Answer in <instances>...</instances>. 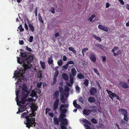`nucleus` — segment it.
I'll return each instance as SVG.
<instances>
[{
  "label": "nucleus",
  "instance_id": "obj_23",
  "mask_svg": "<svg viewBox=\"0 0 129 129\" xmlns=\"http://www.w3.org/2000/svg\"><path fill=\"white\" fill-rule=\"evenodd\" d=\"M40 63L42 68L43 69H45L46 68L45 62H42L41 61L40 62Z\"/></svg>",
  "mask_w": 129,
  "mask_h": 129
},
{
  "label": "nucleus",
  "instance_id": "obj_46",
  "mask_svg": "<svg viewBox=\"0 0 129 129\" xmlns=\"http://www.w3.org/2000/svg\"><path fill=\"white\" fill-rule=\"evenodd\" d=\"M64 90L68 92L70 90L69 87L66 85L64 86Z\"/></svg>",
  "mask_w": 129,
  "mask_h": 129
},
{
  "label": "nucleus",
  "instance_id": "obj_35",
  "mask_svg": "<svg viewBox=\"0 0 129 129\" xmlns=\"http://www.w3.org/2000/svg\"><path fill=\"white\" fill-rule=\"evenodd\" d=\"M69 49L70 51L73 52L75 54L76 53V51L73 47H69Z\"/></svg>",
  "mask_w": 129,
  "mask_h": 129
},
{
  "label": "nucleus",
  "instance_id": "obj_56",
  "mask_svg": "<svg viewBox=\"0 0 129 129\" xmlns=\"http://www.w3.org/2000/svg\"><path fill=\"white\" fill-rule=\"evenodd\" d=\"M96 85L97 86H99V90L101 89V87L100 85V83H99V82H98V81H96Z\"/></svg>",
  "mask_w": 129,
  "mask_h": 129
},
{
  "label": "nucleus",
  "instance_id": "obj_31",
  "mask_svg": "<svg viewBox=\"0 0 129 129\" xmlns=\"http://www.w3.org/2000/svg\"><path fill=\"white\" fill-rule=\"evenodd\" d=\"M123 116H124L123 118L124 120L126 122H127L128 120V114L124 115Z\"/></svg>",
  "mask_w": 129,
  "mask_h": 129
},
{
  "label": "nucleus",
  "instance_id": "obj_7",
  "mask_svg": "<svg viewBox=\"0 0 129 129\" xmlns=\"http://www.w3.org/2000/svg\"><path fill=\"white\" fill-rule=\"evenodd\" d=\"M33 59V57L31 55H29L28 57L25 60L24 63H27V64H30Z\"/></svg>",
  "mask_w": 129,
  "mask_h": 129
},
{
  "label": "nucleus",
  "instance_id": "obj_47",
  "mask_svg": "<svg viewBox=\"0 0 129 129\" xmlns=\"http://www.w3.org/2000/svg\"><path fill=\"white\" fill-rule=\"evenodd\" d=\"M84 126L86 127V129H91V128L90 126L87 124H84Z\"/></svg>",
  "mask_w": 129,
  "mask_h": 129
},
{
  "label": "nucleus",
  "instance_id": "obj_53",
  "mask_svg": "<svg viewBox=\"0 0 129 129\" xmlns=\"http://www.w3.org/2000/svg\"><path fill=\"white\" fill-rule=\"evenodd\" d=\"M50 10L51 12L53 14H54L55 13V10L54 8L53 7H51V8Z\"/></svg>",
  "mask_w": 129,
  "mask_h": 129
},
{
  "label": "nucleus",
  "instance_id": "obj_49",
  "mask_svg": "<svg viewBox=\"0 0 129 129\" xmlns=\"http://www.w3.org/2000/svg\"><path fill=\"white\" fill-rule=\"evenodd\" d=\"M93 70H94V72L96 74H97L98 75H100L99 73V71H98V70L94 68L93 69Z\"/></svg>",
  "mask_w": 129,
  "mask_h": 129
},
{
  "label": "nucleus",
  "instance_id": "obj_29",
  "mask_svg": "<svg viewBox=\"0 0 129 129\" xmlns=\"http://www.w3.org/2000/svg\"><path fill=\"white\" fill-rule=\"evenodd\" d=\"M89 80L87 79H85L83 83L86 86H87L89 84Z\"/></svg>",
  "mask_w": 129,
  "mask_h": 129
},
{
  "label": "nucleus",
  "instance_id": "obj_63",
  "mask_svg": "<svg viewBox=\"0 0 129 129\" xmlns=\"http://www.w3.org/2000/svg\"><path fill=\"white\" fill-rule=\"evenodd\" d=\"M76 108H77L78 109H81V106L79 105L78 104H77L75 106Z\"/></svg>",
  "mask_w": 129,
  "mask_h": 129
},
{
  "label": "nucleus",
  "instance_id": "obj_30",
  "mask_svg": "<svg viewBox=\"0 0 129 129\" xmlns=\"http://www.w3.org/2000/svg\"><path fill=\"white\" fill-rule=\"evenodd\" d=\"M82 121L83 122L88 124L90 125H91V122L86 119H83L82 120Z\"/></svg>",
  "mask_w": 129,
  "mask_h": 129
},
{
  "label": "nucleus",
  "instance_id": "obj_36",
  "mask_svg": "<svg viewBox=\"0 0 129 129\" xmlns=\"http://www.w3.org/2000/svg\"><path fill=\"white\" fill-rule=\"evenodd\" d=\"M95 17V14H93L90 17H89L88 20V21H90V22H91L92 19L94 17Z\"/></svg>",
  "mask_w": 129,
  "mask_h": 129
},
{
  "label": "nucleus",
  "instance_id": "obj_14",
  "mask_svg": "<svg viewBox=\"0 0 129 129\" xmlns=\"http://www.w3.org/2000/svg\"><path fill=\"white\" fill-rule=\"evenodd\" d=\"M53 121L55 125H58L59 124V122H61V120H60L59 119H58L56 117H54L53 119Z\"/></svg>",
  "mask_w": 129,
  "mask_h": 129
},
{
  "label": "nucleus",
  "instance_id": "obj_37",
  "mask_svg": "<svg viewBox=\"0 0 129 129\" xmlns=\"http://www.w3.org/2000/svg\"><path fill=\"white\" fill-rule=\"evenodd\" d=\"M91 122L94 124H96L98 122L97 120L94 118H92L91 120Z\"/></svg>",
  "mask_w": 129,
  "mask_h": 129
},
{
  "label": "nucleus",
  "instance_id": "obj_45",
  "mask_svg": "<svg viewBox=\"0 0 129 129\" xmlns=\"http://www.w3.org/2000/svg\"><path fill=\"white\" fill-rule=\"evenodd\" d=\"M60 110L61 111V113L65 114L67 112L66 109H61V110Z\"/></svg>",
  "mask_w": 129,
  "mask_h": 129
},
{
  "label": "nucleus",
  "instance_id": "obj_9",
  "mask_svg": "<svg viewBox=\"0 0 129 129\" xmlns=\"http://www.w3.org/2000/svg\"><path fill=\"white\" fill-rule=\"evenodd\" d=\"M71 67L72 68L71 69V72L70 73L72 76H74L76 75L77 72L74 66L72 65Z\"/></svg>",
  "mask_w": 129,
  "mask_h": 129
},
{
  "label": "nucleus",
  "instance_id": "obj_24",
  "mask_svg": "<svg viewBox=\"0 0 129 129\" xmlns=\"http://www.w3.org/2000/svg\"><path fill=\"white\" fill-rule=\"evenodd\" d=\"M48 63L49 64H50L53 63V60L52 59V57H50L48 58Z\"/></svg>",
  "mask_w": 129,
  "mask_h": 129
},
{
  "label": "nucleus",
  "instance_id": "obj_26",
  "mask_svg": "<svg viewBox=\"0 0 129 129\" xmlns=\"http://www.w3.org/2000/svg\"><path fill=\"white\" fill-rule=\"evenodd\" d=\"M25 109V105L22 106L19 109V111L20 112H22L24 111Z\"/></svg>",
  "mask_w": 129,
  "mask_h": 129
},
{
  "label": "nucleus",
  "instance_id": "obj_44",
  "mask_svg": "<svg viewBox=\"0 0 129 129\" xmlns=\"http://www.w3.org/2000/svg\"><path fill=\"white\" fill-rule=\"evenodd\" d=\"M42 82H40V83H38L37 84V87L38 88H41Z\"/></svg>",
  "mask_w": 129,
  "mask_h": 129
},
{
  "label": "nucleus",
  "instance_id": "obj_39",
  "mask_svg": "<svg viewBox=\"0 0 129 129\" xmlns=\"http://www.w3.org/2000/svg\"><path fill=\"white\" fill-rule=\"evenodd\" d=\"M93 36L95 39L99 41V42H101V39L99 37L94 35H93Z\"/></svg>",
  "mask_w": 129,
  "mask_h": 129
},
{
  "label": "nucleus",
  "instance_id": "obj_43",
  "mask_svg": "<svg viewBox=\"0 0 129 129\" xmlns=\"http://www.w3.org/2000/svg\"><path fill=\"white\" fill-rule=\"evenodd\" d=\"M67 64L69 66V64H74V63L73 61L71 60H69L67 62Z\"/></svg>",
  "mask_w": 129,
  "mask_h": 129
},
{
  "label": "nucleus",
  "instance_id": "obj_20",
  "mask_svg": "<svg viewBox=\"0 0 129 129\" xmlns=\"http://www.w3.org/2000/svg\"><path fill=\"white\" fill-rule=\"evenodd\" d=\"M22 89L23 90V91H24V93L25 92H26V94H28V91L27 87L24 84H23V85Z\"/></svg>",
  "mask_w": 129,
  "mask_h": 129
},
{
  "label": "nucleus",
  "instance_id": "obj_8",
  "mask_svg": "<svg viewBox=\"0 0 129 129\" xmlns=\"http://www.w3.org/2000/svg\"><path fill=\"white\" fill-rule=\"evenodd\" d=\"M119 85L124 89H127L128 88L129 86L127 83L125 82H121L119 83Z\"/></svg>",
  "mask_w": 129,
  "mask_h": 129
},
{
  "label": "nucleus",
  "instance_id": "obj_4",
  "mask_svg": "<svg viewBox=\"0 0 129 129\" xmlns=\"http://www.w3.org/2000/svg\"><path fill=\"white\" fill-rule=\"evenodd\" d=\"M21 50V51L20 52V55L21 56L20 58L18 57H17V62L20 64H22L23 62H24L25 60L27 57V55L23 52L24 50Z\"/></svg>",
  "mask_w": 129,
  "mask_h": 129
},
{
  "label": "nucleus",
  "instance_id": "obj_2",
  "mask_svg": "<svg viewBox=\"0 0 129 129\" xmlns=\"http://www.w3.org/2000/svg\"><path fill=\"white\" fill-rule=\"evenodd\" d=\"M59 95V92L58 90L55 91L53 94V98L54 99H55L53 105V109L54 111H56L59 106V100L58 98Z\"/></svg>",
  "mask_w": 129,
  "mask_h": 129
},
{
  "label": "nucleus",
  "instance_id": "obj_62",
  "mask_svg": "<svg viewBox=\"0 0 129 129\" xmlns=\"http://www.w3.org/2000/svg\"><path fill=\"white\" fill-rule=\"evenodd\" d=\"M24 25L25 28L26 30H27L28 29V27L27 24L25 22L24 23Z\"/></svg>",
  "mask_w": 129,
  "mask_h": 129
},
{
  "label": "nucleus",
  "instance_id": "obj_60",
  "mask_svg": "<svg viewBox=\"0 0 129 129\" xmlns=\"http://www.w3.org/2000/svg\"><path fill=\"white\" fill-rule=\"evenodd\" d=\"M38 19L40 22H41L42 23H43V21L41 17H38Z\"/></svg>",
  "mask_w": 129,
  "mask_h": 129
},
{
  "label": "nucleus",
  "instance_id": "obj_3",
  "mask_svg": "<svg viewBox=\"0 0 129 129\" xmlns=\"http://www.w3.org/2000/svg\"><path fill=\"white\" fill-rule=\"evenodd\" d=\"M66 115L65 114L61 113L58 119L61 120V122L60 124V126L61 127L63 125L67 126L68 124V121L67 119L64 118L66 117Z\"/></svg>",
  "mask_w": 129,
  "mask_h": 129
},
{
  "label": "nucleus",
  "instance_id": "obj_1",
  "mask_svg": "<svg viewBox=\"0 0 129 129\" xmlns=\"http://www.w3.org/2000/svg\"><path fill=\"white\" fill-rule=\"evenodd\" d=\"M36 114L34 112L29 114V115L26 117V121H24V124L26 125V126L29 129L31 127L34 128L36 126V123L35 122V118H32V116L35 117Z\"/></svg>",
  "mask_w": 129,
  "mask_h": 129
},
{
  "label": "nucleus",
  "instance_id": "obj_38",
  "mask_svg": "<svg viewBox=\"0 0 129 129\" xmlns=\"http://www.w3.org/2000/svg\"><path fill=\"white\" fill-rule=\"evenodd\" d=\"M18 29H19L20 32L23 31L24 30V29L22 28L21 25H20L18 27Z\"/></svg>",
  "mask_w": 129,
  "mask_h": 129
},
{
  "label": "nucleus",
  "instance_id": "obj_33",
  "mask_svg": "<svg viewBox=\"0 0 129 129\" xmlns=\"http://www.w3.org/2000/svg\"><path fill=\"white\" fill-rule=\"evenodd\" d=\"M116 96V94L114 93H112L109 95L110 97L112 100H113V98H114Z\"/></svg>",
  "mask_w": 129,
  "mask_h": 129
},
{
  "label": "nucleus",
  "instance_id": "obj_21",
  "mask_svg": "<svg viewBox=\"0 0 129 129\" xmlns=\"http://www.w3.org/2000/svg\"><path fill=\"white\" fill-rule=\"evenodd\" d=\"M88 100L89 102L91 103L94 102L95 101V98L92 96L89 97L88 99Z\"/></svg>",
  "mask_w": 129,
  "mask_h": 129
},
{
  "label": "nucleus",
  "instance_id": "obj_15",
  "mask_svg": "<svg viewBox=\"0 0 129 129\" xmlns=\"http://www.w3.org/2000/svg\"><path fill=\"white\" fill-rule=\"evenodd\" d=\"M27 23L28 24V26L30 30L32 32H33L34 31V28L33 25L30 23L29 20H27Z\"/></svg>",
  "mask_w": 129,
  "mask_h": 129
},
{
  "label": "nucleus",
  "instance_id": "obj_27",
  "mask_svg": "<svg viewBox=\"0 0 129 129\" xmlns=\"http://www.w3.org/2000/svg\"><path fill=\"white\" fill-rule=\"evenodd\" d=\"M37 95L36 93L34 90H32L31 92V94L30 96L32 98H33L34 96L36 97Z\"/></svg>",
  "mask_w": 129,
  "mask_h": 129
},
{
  "label": "nucleus",
  "instance_id": "obj_50",
  "mask_svg": "<svg viewBox=\"0 0 129 129\" xmlns=\"http://www.w3.org/2000/svg\"><path fill=\"white\" fill-rule=\"evenodd\" d=\"M75 88L76 91L78 92L79 93V92L80 91V88L79 86L77 85L76 86Z\"/></svg>",
  "mask_w": 129,
  "mask_h": 129
},
{
  "label": "nucleus",
  "instance_id": "obj_51",
  "mask_svg": "<svg viewBox=\"0 0 129 129\" xmlns=\"http://www.w3.org/2000/svg\"><path fill=\"white\" fill-rule=\"evenodd\" d=\"M59 74V72L58 71H56L54 73V77H57L58 75Z\"/></svg>",
  "mask_w": 129,
  "mask_h": 129
},
{
  "label": "nucleus",
  "instance_id": "obj_57",
  "mask_svg": "<svg viewBox=\"0 0 129 129\" xmlns=\"http://www.w3.org/2000/svg\"><path fill=\"white\" fill-rule=\"evenodd\" d=\"M98 47L97 46V44H96L93 46V49L94 50H96L98 49Z\"/></svg>",
  "mask_w": 129,
  "mask_h": 129
},
{
  "label": "nucleus",
  "instance_id": "obj_18",
  "mask_svg": "<svg viewBox=\"0 0 129 129\" xmlns=\"http://www.w3.org/2000/svg\"><path fill=\"white\" fill-rule=\"evenodd\" d=\"M62 77L63 79L66 81H67L68 80L69 77L68 75L66 73H64L62 74Z\"/></svg>",
  "mask_w": 129,
  "mask_h": 129
},
{
  "label": "nucleus",
  "instance_id": "obj_48",
  "mask_svg": "<svg viewBox=\"0 0 129 129\" xmlns=\"http://www.w3.org/2000/svg\"><path fill=\"white\" fill-rule=\"evenodd\" d=\"M68 65L66 63L65 65L63 66L62 67V68L64 70H66L67 69Z\"/></svg>",
  "mask_w": 129,
  "mask_h": 129
},
{
  "label": "nucleus",
  "instance_id": "obj_34",
  "mask_svg": "<svg viewBox=\"0 0 129 129\" xmlns=\"http://www.w3.org/2000/svg\"><path fill=\"white\" fill-rule=\"evenodd\" d=\"M98 27L99 29L104 31H105V26L99 25L98 26Z\"/></svg>",
  "mask_w": 129,
  "mask_h": 129
},
{
  "label": "nucleus",
  "instance_id": "obj_28",
  "mask_svg": "<svg viewBox=\"0 0 129 129\" xmlns=\"http://www.w3.org/2000/svg\"><path fill=\"white\" fill-rule=\"evenodd\" d=\"M26 112H25L24 113H22V115H21V117H24L26 118V117L27 116L26 115L28 113V111L26 110Z\"/></svg>",
  "mask_w": 129,
  "mask_h": 129
},
{
  "label": "nucleus",
  "instance_id": "obj_11",
  "mask_svg": "<svg viewBox=\"0 0 129 129\" xmlns=\"http://www.w3.org/2000/svg\"><path fill=\"white\" fill-rule=\"evenodd\" d=\"M63 94H64V93H61L60 94V99L62 103L63 104L65 103L66 101L67 100L66 99L64 98V95Z\"/></svg>",
  "mask_w": 129,
  "mask_h": 129
},
{
  "label": "nucleus",
  "instance_id": "obj_40",
  "mask_svg": "<svg viewBox=\"0 0 129 129\" xmlns=\"http://www.w3.org/2000/svg\"><path fill=\"white\" fill-rule=\"evenodd\" d=\"M62 64V61L61 59L59 60L57 62L58 64L60 67L61 66Z\"/></svg>",
  "mask_w": 129,
  "mask_h": 129
},
{
  "label": "nucleus",
  "instance_id": "obj_17",
  "mask_svg": "<svg viewBox=\"0 0 129 129\" xmlns=\"http://www.w3.org/2000/svg\"><path fill=\"white\" fill-rule=\"evenodd\" d=\"M26 63H24L23 62L22 63V64H23V66L24 67V69L26 70L29 69H30V67L28 65V64H26Z\"/></svg>",
  "mask_w": 129,
  "mask_h": 129
},
{
  "label": "nucleus",
  "instance_id": "obj_6",
  "mask_svg": "<svg viewBox=\"0 0 129 129\" xmlns=\"http://www.w3.org/2000/svg\"><path fill=\"white\" fill-rule=\"evenodd\" d=\"M22 72H23L21 73V70H19V71H18L17 72L16 71H14V73H15V76L16 77V78L17 79V77H18V78L19 76L22 77L23 76V74L24 73V71L23 70H22Z\"/></svg>",
  "mask_w": 129,
  "mask_h": 129
},
{
  "label": "nucleus",
  "instance_id": "obj_64",
  "mask_svg": "<svg viewBox=\"0 0 129 129\" xmlns=\"http://www.w3.org/2000/svg\"><path fill=\"white\" fill-rule=\"evenodd\" d=\"M64 108V105L63 104H61L59 107V110H61L62 109Z\"/></svg>",
  "mask_w": 129,
  "mask_h": 129
},
{
  "label": "nucleus",
  "instance_id": "obj_32",
  "mask_svg": "<svg viewBox=\"0 0 129 129\" xmlns=\"http://www.w3.org/2000/svg\"><path fill=\"white\" fill-rule=\"evenodd\" d=\"M88 50L87 48H85L83 49L82 50V53L83 54V56H84V52H86Z\"/></svg>",
  "mask_w": 129,
  "mask_h": 129
},
{
  "label": "nucleus",
  "instance_id": "obj_55",
  "mask_svg": "<svg viewBox=\"0 0 129 129\" xmlns=\"http://www.w3.org/2000/svg\"><path fill=\"white\" fill-rule=\"evenodd\" d=\"M78 100L79 101L81 102L82 103H83V98L82 97H80L79 99Z\"/></svg>",
  "mask_w": 129,
  "mask_h": 129
},
{
  "label": "nucleus",
  "instance_id": "obj_59",
  "mask_svg": "<svg viewBox=\"0 0 129 129\" xmlns=\"http://www.w3.org/2000/svg\"><path fill=\"white\" fill-rule=\"evenodd\" d=\"M20 92V91L19 90H18L16 91V99L18 98V94Z\"/></svg>",
  "mask_w": 129,
  "mask_h": 129
},
{
  "label": "nucleus",
  "instance_id": "obj_19",
  "mask_svg": "<svg viewBox=\"0 0 129 129\" xmlns=\"http://www.w3.org/2000/svg\"><path fill=\"white\" fill-rule=\"evenodd\" d=\"M42 72L41 70L38 71L37 73V76L38 78H40V79L43 78L42 73Z\"/></svg>",
  "mask_w": 129,
  "mask_h": 129
},
{
  "label": "nucleus",
  "instance_id": "obj_58",
  "mask_svg": "<svg viewBox=\"0 0 129 129\" xmlns=\"http://www.w3.org/2000/svg\"><path fill=\"white\" fill-rule=\"evenodd\" d=\"M50 109L49 108H46L45 109V113L46 114L48 112H49L50 111Z\"/></svg>",
  "mask_w": 129,
  "mask_h": 129
},
{
  "label": "nucleus",
  "instance_id": "obj_42",
  "mask_svg": "<svg viewBox=\"0 0 129 129\" xmlns=\"http://www.w3.org/2000/svg\"><path fill=\"white\" fill-rule=\"evenodd\" d=\"M25 49L26 51H29V52H31L32 51V50L30 48H29L28 47V46H25Z\"/></svg>",
  "mask_w": 129,
  "mask_h": 129
},
{
  "label": "nucleus",
  "instance_id": "obj_16",
  "mask_svg": "<svg viewBox=\"0 0 129 129\" xmlns=\"http://www.w3.org/2000/svg\"><path fill=\"white\" fill-rule=\"evenodd\" d=\"M90 59L93 62H95L96 61V58L94 54L91 53L90 55Z\"/></svg>",
  "mask_w": 129,
  "mask_h": 129
},
{
  "label": "nucleus",
  "instance_id": "obj_61",
  "mask_svg": "<svg viewBox=\"0 0 129 129\" xmlns=\"http://www.w3.org/2000/svg\"><path fill=\"white\" fill-rule=\"evenodd\" d=\"M49 116L52 117H53L54 116V114L53 113L49 112Z\"/></svg>",
  "mask_w": 129,
  "mask_h": 129
},
{
  "label": "nucleus",
  "instance_id": "obj_12",
  "mask_svg": "<svg viewBox=\"0 0 129 129\" xmlns=\"http://www.w3.org/2000/svg\"><path fill=\"white\" fill-rule=\"evenodd\" d=\"M97 93L96 89L94 87L91 88L90 90V93L91 95H93Z\"/></svg>",
  "mask_w": 129,
  "mask_h": 129
},
{
  "label": "nucleus",
  "instance_id": "obj_54",
  "mask_svg": "<svg viewBox=\"0 0 129 129\" xmlns=\"http://www.w3.org/2000/svg\"><path fill=\"white\" fill-rule=\"evenodd\" d=\"M33 37L32 36H31L29 38V42H33Z\"/></svg>",
  "mask_w": 129,
  "mask_h": 129
},
{
  "label": "nucleus",
  "instance_id": "obj_22",
  "mask_svg": "<svg viewBox=\"0 0 129 129\" xmlns=\"http://www.w3.org/2000/svg\"><path fill=\"white\" fill-rule=\"evenodd\" d=\"M69 76L70 77V82L72 84H73L74 83V76H72L71 73L70 74Z\"/></svg>",
  "mask_w": 129,
  "mask_h": 129
},
{
  "label": "nucleus",
  "instance_id": "obj_10",
  "mask_svg": "<svg viewBox=\"0 0 129 129\" xmlns=\"http://www.w3.org/2000/svg\"><path fill=\"white\" fill-rule=\"evenodd\" d=\"M118 111L119 112L121 113L122 115H123L128 114L127 110L125 109L121 108L119 109Z\"/></svg>",
  "mask_w": 129,
  "mask_h": 129
},
{
  "label": "nucleus",
  "instance_id": "obj_5",
  "mask_svg": "<svg viewBox=\"0 0 129 129\" xmlns=\"http://www.w3.org/2000/svg\"><path fill=\"white\" fill-rule=\"evenodd\" d=\"M21 99L20 101H19V103H18L19 101L18 100H17V104L18 106L20 105V103L25 104V102L26 101L27 97L28 96L27 94H25L24 91H22L21 93Z\"/></svg>",
  "mask_w": 129,
  "mask_h": 129
},
{
  "label": "nucleus",
  "instance_id": "obj_13",
  "mask_svg": "<svg viewBox=\"0 0 129 129\" xmlns=\"http://www.w3.org/2000/svg\"><path fill=\"white\" fill-rule=\"evenodd\" d=\"M91 112V110L84 109L83 110V113L84 115L87 116L89 115Z\"/></svg>",
  "mask_w": 129,
  "mask_h": 129
},
{
  "label": "nucleus",
  "instance_id": "obj_52",
  "mask_svg": "<svg viewBox=\"0 0 129 129\" xmlns=\"http://www.w3.org/2000/svg\"><path fill=\"white\" fill-rule=\"evenodd\" d=\"M97 46L102 49H103L104 48V47L102 45L98 44H97Z\"/></svg>",
  "mask_w": 129,
  "mask_h": 129
},
{
  "label": "nucleus",
  "instance_id": "obj_41",
  "mask_svg": "<svg viewBox=\"0 0 129 129\" xmlns=\"http://www.w3.org/2000/svg\"><path fill=\"white\" fill-rule=\"evenodd\" d=\"M58 89L60 93H64V92H63V88L62 87H59L58 88Z\"/></svg>",
  "mask_w": 129,
  "mask_h": 129
},
{
  "label": "nucleus",
  "instance_id": "obj_25",
  "mask_svg": "<svg viewBox=\"0 0 129 129\" xmlns=\"http://www.w3.org/2000/svg\"><path fill=\"white\" fill-rule=\"evenodd\" d=\"M77 77L80 79H84L85 78L84 75L81 73H79L77 75Z\"/></svg>",
  "mask_w": 129,
  "mask_h": 129
}]
</instances>
